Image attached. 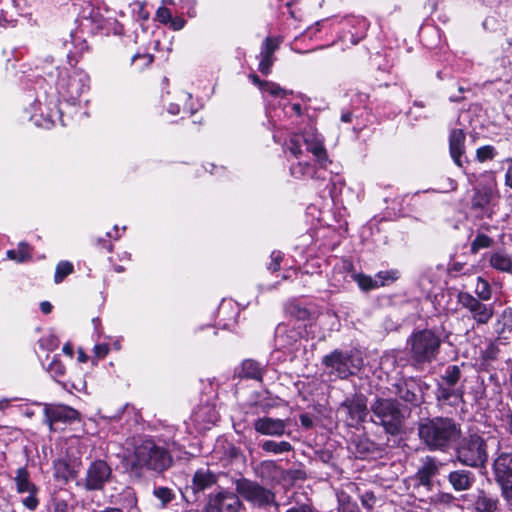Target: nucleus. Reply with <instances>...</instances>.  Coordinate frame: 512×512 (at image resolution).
I'll return each mask as SVG.
<instances>
[{
  "label": "nucleus",
  "mask_w": 512,
  "mask_h": 512,
  "mask_svg": "<svg viewBox=\"0 0 512 512\" xmlns=\"http://www.w3.org/2000/svg\"><path fill=\"white\" fill-rule=\"evenodd\" d=\"M130 461L134 468L162 472L171 466L172 457L165 447L152 439H144L135 445Z\"/></svg>",
  "instance_id": "obj_1"
},
{
  "label": "nucleus",
  "mask_w": 512,
  "mask_h": 512,
  "mask_svg": "<svg viewBox=\"0 0 512 512\" xmlns=\"http://www.w3.org/2000/svg\"><path fill=\"white\" fill-rule=\"evenodd\" d=\"M418 433L431 449H443L458 436V429L448 418H435L420 424Z\"/></svg>",
  "instance_id": "obj_2"
},
{
  "label": "nucleus",
  "mask_w": 512,
  "mask_h": 512,
  "mask_svg": "<svg viewBox=\"0 0 512 512\" xmlns=\"http://www.w3.org/2000/svg\"><path fill=\"white\" fill-rule=\"evenodd\" d=\"M372 412L371 421L391 435H396L401 431L404 414L400 409V404L394 399L377 398L370 406Z\"/></svg>",
  "instance_id": "obj_3"
},
{
  "label": "nucleus",
  "mask_w": 512,
  "mask_h": 512,
  "mask_svg": "<svg viewBox=\"0 0 512 512\" xmlns=\"http://www.w3.org/2000/svg\"><path fill=\"white\" fill-rule=\"evenodd\" d=\"M322 364L330 376L347 379L361 370L363 359L357 351L343 352L336 349L323 357Z\"/></svg>",
  "instance_id": "obj_4"
},
{
  "label": "nucleus",
  "mask_w": 512,
  "mask_h": 512,
  "mask_svg": "<svg viewBox=\"0 0 512 512\" xmlns=\"http://www.w3.org/2000/svg\"><path fill=\"white\" fill-rule=\"evenodd\" d=\"M56 89L66 102L75 104L89 89V76L80 69L59 71Z\"/></svg>",
  "instance_id": "obj_5"
},
{
  "label": "nucleus",
  "mask_w": 512,
  "mask_h": 512,
  "mask_svg": "<svg viewBox=\"0 0 512 512\" xmlns=\"http://www.w3.org/2000/svg\"><path fill=\"white\" fill-rule=\"evenodd\" d=\"M485 180L473 189L471 197V210L479 218H491L495 202L499 198L497 184L491 175H485Z\"/></svg>",
  "instance_id": "obj_6"
},
{
  "label": "nucleus",
  "mask_w": 512,
  "mask_h": 512,
  "mask_svg": "<svg viewBox=\"0 0 512 512\" xmlns=\"http://www.w3.org/2000/svg\"><path fill=\"white\" fill-rule=\"evenodd\" d=\"M412 359L418 363H430L439 353L441 341L431 330H420L409 338Z\"/></svg>",
  "instance_id": "obj_7"
},
{
  "label": "nucleus",
  "mask_w": 512,
  "mask_h": 512,
  "mask_svg": "<svg viewBox=\"0 0 512 512\" xmlns=\"http://www.w3.org/2000/svg\"><path fill=\"white\" fill-rule=\"evenodd\" d=\"M456 454L460 463L474 468L485 466L488 460L485 440L477 434L463 438Z\"/></svg>",
  "instance_id": "obj_8"
},
{
  "label": "nucleus",
  "mask_w": 512,
  "mask_h": 512,
  "mask_svg": "<svg viewBox=\"0 0 512 512\" xmlns=\"http://www.w3.org/2000/svg\"><path fill=\"white\" fill-rule=\"evenodd\" d=\"M338 414L349 427H358L368 416L367 398L361 393H355L345 398L339 405Z\"/></svg>",
  "instance_id": "obj_9"
},
{
  "label": "nucleus",
  "mask_w": 512,
  "mask_h": 512,
  "mask_svg": "<svg viewBox=\"0 0 512 512\" xmlns=\"http://www.w3.org/2000/svg\"><path fill=\"white\" fill-rule=\"evenodd\" d=\"M236 492L238 496L257 507L268 506L275 499L274 493L269 489L245 478L236 481Z\"/></svg>",
  "instance_id": "obj_10"
},
{
  "label": "nucleus",
  "mask_w": 512,
  "mask_h": 512,
  "mask_svg": "<svg viewBox=\"0 0 512 512\" xmlns=\"http://www.w3.org/2000/svg\"><path fill=\"white\" fill-rule=\"evenodd\" d=\"M242 506L237 492L222 489L208 496L204 512H240Z\"/></svg>",
  "instance_id": "obj_11"
},
{
  "label": "nucleus",
  "mask_w": 512,
  "mask_h": 512,
  "mask_svg": "<svg viewBox=\"0 0 512 512\" xmlns=\"http://www.w3.org/2000/svg\"><path fill=\"white\" fill-rule=\"evenodd\" d=\"M457 299L458 303L470 312L471 317L478 325L487 324L493 317V307L482 303L471 294L459 292Z\"/></svg>",
  "instance_id": "obj_12"
},
{
  "label": "nucleus",
  "mask_w": 512,
  "mask_h": 512,
  "mask_svg": "<svg viewBox=\"0 0 512 512\" xmlns=\"http://www.w3.org/2000/svg\"><path fill=\"white\" fill-rule=\"evenodd\" d=\"M14 482L18 493L28 494V496L22 500L23 505L31 511L35 510L39 505V500L37 498L38 488L31 481L30 474L25 467H21L16 470Z\"/></svg>",
  "instance_id": "obj_13"
},
{
  "label": "nucleus",
  "mask_w": 512,
  "mask_h": 512,
  "mask_svg": "<svg viewBox=\"0 0 512 512\" xmlns=\"http://www.w3.org/2000/svg\"><path fill=\"white\" fill-rule=\"evenodd\" d=\"M112 470L103 460L93 461L86 471L84 486L87 490H100L110 480Z\"/></svg>",
  "instance_id": "obj_14"
},
{
  "label": "nucleus",
  "mask_w": 512,
  "mask_h": 512,
  "mask_svg": "<svg viewBox=\"0 0 512 512\" xmlns=\"http://www.w3.org/2000/svg\"><path fill=\"white\" fill-rule=\"evenodd\" d=\"M78 417V411L66 405L45 404L44 406V422L50 430H54L53 426L56 423H70Z\"/></svg>",
  "instance_id": "obj_15"
},
{
  "label": "nucleus",
  "mask_w": 512,
  "mask_h": 512,
  "mask_svg": "<svg viewBox=\"0 0 512 512\" xmlns=\"http://www.w3.org/2000/svg\"><path fill=\"white\" fill-rule=\"evenodd\" d=\"M253 427L261 435L281 437L285 433L287 424L282 419L260 417L254 421Z\"/></svg>",
  "instance_id": "obj_16"
},
{
  "label": "nucleus",
  "mask_w": 512,
  "mask_h": 512,
  "mask_svg": "<svg viewBox=\"0 0 512 512\" xmlns=\"http://www.w3.org/2000/svg\"><path fill=\"white\" fill-rule=\"evenodd\" d=\"M469 497L472 499V509L474 512H496L498 509V497L484 489H477Z\"/></svg>",
  "instance_id": "obj_17"
},
{
  "label": "nucleus",
  "mask_w": 512,
  "mask_h": 512,
  "mask_svg": "<svg viewBox=\"0 0 512 512\" xmlns=\"http://www.w3.org/2000/svg\"><path fill=\"white\" fill-rule=\"evenodd\" d=\"M397 395L405 402L419 405L422 402V386L420 383L409 380L397 384Z\"/></svg>",
  "instance_id": "obj_18"
},
{
  "label": "nucleus",
  "mask_w": 512,
  "mask_h": 512,
  "mask_svg": "<svg viewBox=\"0 0 512 512\" xmlns=\"http://www.w3.org/2000/svg\"><path fill=\"white\" fill-rule=\"evenodd\" d=\"M80 463L74 459L61 458L54 462V477L57 480L68 482L77 477Z\"/></svg>",
  "instance_id": "obj_19"
},
{
  "label": "nucleus",
  "mask_w": 512,
  "mask_h": 512,
  "mask_svg": "<svg viewBox=\"0 0 512 512\" xmlns=\"http://www.w3.org/2000/svg\"><path fill=\"white\" fill-rule=\"evenodd\" d=\"M466 135L462 129H453L449 135V152L458 167L463 166L462 156L465 153Z\"/></svg>",
  "instance_id": "obj_20"
},
{
  "label": "nucleus",
  "mask_w": 512,
  "mask_h": 512,
  "mask_svg": "<svg viewBox=\"0 0 512 512\" xmlns=\"http://www.w3.org/2000/svg\"><path fill=\"white\" fill-rule=\"evenodd\" d=\"M448 482L455 491H466L473 486L475 475L466 469L455 470L449 473Z\"/></svg>",
  "instance_id": "obj_21"
},
{
  "label": "nucleus",
  "mask_w": 512,
  "mask_h": 512,
  "mask_svg": "<svg viewBox=\"0 0 512 512\" xmlns=\"http://www.w3.org/2000/svg\"><path fill=\"white\" fill-rule=\"evenodd\" d=\"M277 49V43L272 38H266L262 44L261 52L259 55V71L268 75L274 64V52Z\"/></svg>",
  "instance_id": "obj_22"
},
{
  "label": "nucleus",
  "mask_w": 512,
  "mask_h": 512,
  "mask_svg": "<svg viewBox=\"0 0 512 512\" xmlns=\"http://www.w3.org/2000/svg\"><path fill=\"white\" fill-rule=\"evenodd\" d=\"M489 266L498 272L512 274V257L503 250L497 249L487 254Z\"/></svg>",
  "instance_id": "obj_23"
},
{
  "label": "nucleus",
  "mask_w": 512,
  "mask_h": 512,
  "mask_svg": "<svg viewBox=\"0 0 512 512\" xmlns=\"http://www.w3.org/2000/svg\"><path fill=\"white\" fill-rule=\"evenodd\" d=\"M441 466L442 464L437 462L434 458L427 457L416 474L419 484L430 488L431 480L439 473V468Z\"/></svg>",
  "instance_id": "obj_24"
},
{
  "label": "nucleus",
  "mask_w": 512,
  "mask_h": 512,
  "mask_svg": "<svg viewBox=\"0 0 512 512\" xmlns=\"http://www.w3.org/2000/svg\"><path fill=\"white\" fill-rule=\"evenodd\" d=\"M494 474L497 482L512 479V454L502 453L494 461Z\"/></svg>",
  "instance_id": "obj_25"
},
{
  "label": "nucleus",
  "mask_w": 512,
  "mask_h": 512,
  "mask_svg": "<svg viewBox=\"0 0 512 512\" xmlns=\"http://www.w3.org/2000/svg\"><path fill=\"white\" fill-rule=\"evenodd\" d=\"M217 482V477L209 469H199L192 478L191 489L194 493H199L210 488Z\"/></svg>",
  "instance_id": "obj_26"
},
{
  "label": "nucleus",
  "mask_w": 512,
  "mask_h": 512,
  "mask_svg": "<svg viewBox=\"0 0 512 512\" xmlns=\"http://www.w3.org/2000/svg\"><path fill=\"white\" fill-rule=\"evenodd\" d=\"M489 227L485 226L487 230ZM484 226L475 232L474 238L470 242V253L476 255L480 250L491 248L494 245V239L484 230Z\"/></svg>",
  "instance_id": "obj_27"
},
{
  "label": "nucleus",
  "mask_w": 512,
  "mask_h": 512,
  "mask_svg": "<svg viewBox=\"0 0 512 512\" xmlns=\"http://www.w3.org/2000/svg\"><path fill=\"white\" fill-rule=\"evenodd\" d=\"M263 366L255 360L247 359L242 362L240 377L261 381L263 376Z\"/></svg>",
  "instance_id": "obj_28"
},
{
  "label": "nucleus",
  "mask_w": 512,
  "mask_h": 512,
  "mask_svg": "<svg viewBox=\"0 0 512 512\" xmlns=\"http://www.w3.org/2000/svg\"><path fill=\"white\" fill-rule=\"evenodd\" d=\"M252 81L257 84L261 91L267 92L275 97H286L289 94H292V91H287L280 87L278 84L269 81H261L258 76H251Z\"/></svg>",
  "instance_id": "obj_29"
},
{
  "label": "nucleus",
  "mask_w": 512,
  "mask_h": 512,
  "mask_svg": "<svg viewBox=\"0 0 512 512\" xmlns=\"http://www.w3.org/2000/svg\"><path fill=\"white\" fill-rule=\"evenodd\" d=\"M463 391L456 389L454 386H439L437 389V399L439 401L448 402L449 404H457L462 400Z\"/></svg>",
  "instance_id": "obj_30"
},
{
  "label": "nucleus",
  "mask_w": 512,
  "mask_h": 512,
  "mask_svg": "<svg viewBox=\"0 0 512 512\" xmlns=\"http://www.w3.org/2000/svg\"><path fill=\"white\" fill-rule=\"evenodd\" d=\"M261 449L274 455L283 454L292 451V445L287 441L265 440L261 443Z\"/></svg>",
  "instance_id": "obj_31"
},
{
  "label": "nucleus",
  "mask_w": 512,
  "mask_h": 512,
  "mask_svg": "<svg viewBox=\"0 0 512 512\" xmlns=\"http://www.w3.org/2000/svg\"><path fill=\"white\" fill-rule=\"evenodd\" d=\"M291 175L295 178L311 177L315 176V168L308 162H298L290 168Z\"/></svg>",
  "instance_id": "obj_32"
},
{
  "label": "nucleus",
  "mask_w": 512,
  "mask_h": 512,
  "mask_svg": "<svg viewBox=\"0 0 512 512\" xmlns=\"http://www.w3.org/2000/svg\"><path fill=\"white\" fill-rule=\"evenodd\" d=\"M303 141L306 145V149L311 152L318 161L322 162L326 158V151L323 146V142L319 139L309 140L308 138H303Z\"/></svg>",
  "instance_id": "obj_33"
},
{
  "label": "nucleus",
  "mask_w": 512,
  "mask_h": 512,
  "mask_svg": "<svg viewBox=\"0 0 512 512\" xmlns=\"http://www.w3.org/2000/svg\"><path fill=\"white\" fill-rule=\"evenodd\" d=\"M53 508L54 512H74V501L59 495L53 499Z\"/></svg>",
  "instance_id": "obj_34"
},
{
  "label": "nucleus",
  "mask_w": 512,
  "mask_h": 512,
  "mask_svg": "<svg viewBox=\"0 0 512 512\" xmlns=\"http://www.w3.org/2000/svg\"><path fill=\"white\" fill-rule=\"evenodd\" d=\"M74 267L73 264L69 261H61L57 264L55 275H54V281L56 284L61 283L64 278L71 273H73Z\"/></svg>",
  "instance_id": "obj_35"
},
{
  "label": "nucleus",
  "mask_w": 512,
  "mask_h": 512,
  "mask_svg": "<svg viewBox=\"0 0 512 512\" xmlns=\"http://www.w3.org/2000/svg\"><path fill=\"white\" fill-rule=\"evenodd\" d=\"M153 495L160 501L162 507H166L175 499V493L167 487H155Z\"/></svg>",
  "instance_id": "obj_36"
},
{
  "label": "nucleus",
  "mask_w": 512,
  "mask_h": 512,
  "mask_svg": "<svg viewBox=\"0 0 512 512\" xmlns=\"http://www.w3.org/2000/svg\"><path fill=\"white\" fill-rule=\"evenodd\" d=\"M475 293L478 296L479 300L488 301L491 298V287L487 280L482 277L477 278V283L475 286Z\"/></svg>",
  "instance_id": "obj_37"
},
{
  "label": "nucleus",
  "mask_w": 512,
  "mask_h": 512,
  "mask_svg": "<svg viewBox=\"0 0 512 512\" xmlns=\"http://www.w3.org/2000/svg\"><path fill=\"white\" fill-rule=\"evenodd\" d=\"M460 377V368L457 365H452L447 367L442 379L448 386H455Z\"/></svg>",
  "instance_id": "obj_38"
},
{
  "label": "nucleus",
  "mask_w": 512,
  "mask_h": 512,
  "mask_svg": "<svg viewBox=\"0 0 512 512\" xmlns=\"http://www.w3.org/2000/svg\"><path fill=\"white\" fill-rule=\"evenodd\" d=\"M375 277L378 280L379 287H382L396 281L400 274L398 270H388L378 272Z\"/></svg>",
  "instance_id": "obj_39"
},
{
  "label": "nucleus",
  "mask_w": 512,
  "mask_h": 512,
  "mask_svg": "<svg viewBox=\"0 0 512 512\" xmlns=\"http://www.w3.org/2000/svg\"><path fill=\"white\" fill-rule=\"evenodd\" d=\"M355 280L362 290L369 291L379 287L378 280L371 276L358 274L355 276Z\"/></svg>",
  "instance_id": "obj_40"
},
{
  "label": "nucleus",
  "mask_w": 512,
  "mask_h": 512,
  "mask_svg": "<svg viewBox=\"0 0 512 512\" xmlns=\"http://www.w3.org/2000/svg\"><path fill=\"white\" fill-rule=\"evenodd\" d=\"M7 257L11 260L23 262L29 258V247L25 243H20L18 250L7 251Z\"/></svg>",
  "instance_id": "obj_41"
},
{
  "label": "nucleus",
  "mask_w": 512,
  "mask_h": 512,
  "mask_svg": "<svg viewBox=\"0 0 512 512\" xmlns=\"http://www.w3.org/2000/svg\"><path fill=\"white\" fill-rule=\"evenodd\" d=\"M495 155H496L495 148L491 145L479 147L476 151V158L479 162H485L486 160H491L495 157Z\"/></svg>",
  "instance_id": "obj_42"
},
{
  "label": "nucleus",
  "mask_w": 512,
  "mask_h": 512,
  "mask_svg": "<svg viewBox=\"0 0 512 512\" xmlns=\"http://www.w3.org/2000/svg\"><path fill=\"white\" fill-rule=\"evenodd\" d=\"M305 138L304 136L294 135L289 141L286 143L287 149L290 151L292 155L298 157L301 153V141Z\"/></svg>",
  "instance_id": "obj_43"
},
{
  "label": "nucleus",
  "mask_w": 512,
  "mask_h": 512,
  "mask_svg": "<svg viewBox=\"0 0 512 512\" xmlns=\"http://www.w3.org/2000/svg\"><path fill=\"white\" fill-rule=\"evenodd\" d=\"M48 372L56 379L65 374L64 364L57 358H54L47 368Z\"/></svg>",
  "instance_id": "obj_44"
},
{
  "label": "nucleus",
  "mask_w": 512,
  "mask_h": 512,
  "mask_svg": "<svg viewBox=\"0 0 512 512\" xmlns=\"http://www.w3.org/2000/svg\"><path fill=\"white\" fill-rule=\"evenodd\" d=\"M502 491V496L508 502H512V478L497 482Z\"/></svg>",
  "instance_id": "obj_45"
},
{
  "label": "nucleus",
  "mask_w": 512,
  "mask_h": 512,
  "mask_svg": "<svg viewBox=\"0 0 512 512\" xmlns=\"http://www.w3.org/2000/svg\"><path fill=\"white\" fill-rule=\"evenodd\" d=\"M156 17L160 23L168 24L172 20V13L167 7L161 6L157 9Z\"/></svg>",
  "instance_id": "obj_46"
},
{
  "label": "nucleus",
  "mask_w": 512,
  "mask_h": 512,
  "mask_svg": "<svg viewBox=\"0 0 512 512\" xmlns=\"http://www.w3.org/2000/svg\"><path fill=\"white\" fill-rule=\"evenodd\" d=\"M282 261V254L279 251H274L271 254V263L268 266V269L276 272L280 269V263Z\"/></svg>",
  "instance_id": "obj_47"
},
{
  "label": "nucleus",
  "mask_w": 512,
  "mask_h": 512,
  "mask_svg": "<svg viewBox=\"0 0 512 512\" xmlns=\"http://www.w3.org/2000/svg\"><path fill=\"white\" fill-rule=\"evenodd\" d=\"M185 23H186V21L182 17H173L172 16V20L169 21L168 24L170 25V27L173 30L178 31V30H181L185 26Z\"/></svg>",
  "instance_id": "obj_48"
},
{
  "label": "nucleus",
  "mask_w": 512,
  "mask_h": 512,
  "mask_svg": "<svg viewBox=\"0 0 512 512\" xmlns=\"http://www.w3.org/2000/svg\"><path fill=\"white\" fill-rule=\"evenodd\" d=\"M109 352V346L107 344H97L94 347V353L98 358H104Z\"/></svg>",
  "instance_id": "obj_49"
},
{
  "label": "nucleus",
  "mask_w": 512,
  "mask_h": 512,
  "mask_svg": "<svg viewBox=\"0 0 512 512\" xmlns=\"http://www.w3.org/2000/svg\"><path fill=\"white\" fill-rule=\"evenodd\" d=\"M507 170L505 174V184L512 189V158L506 159Z\"/></svg>",
  "instance_id": "obj_50"
},
{
  "label": "nucleus",
  "mask_w": 512,
  "mask_h": 512,
  "mask_svg": "<svg viewBox=\"0 0 512 512\" xmlns=\"http://www.w3.org/2000/svg\"><path fill=\"white\" fill-rule=\"evenodd\" d=\"M42 342L46 343V347L48 350H54L58 347L59 341L54 335H50L44 339H42Z\"/></svg>",
  "instance_id": "obj_51"
},
{
  "label": "nucleus",
  "mask_w": 512,
  "mask_h": 512,
  "mask_svg": "<svg viewBox=\"0 0 512 512\" xmlns=\"http://www.w3.org/2000/svg\"><path fill=\"white\" fill-rule=\"evenodd\" d=\"M183 7L188 8V14L190 17H194L195 12V0H181Z\"/></svg>",
  "instance_id": "obj_52"
},
{
  "label": "nucleus",
  "mask_w": 512,
  "mask_h": 512,
  "mask_svg": "<svg viewBox=\"0 0 512 512\" xmlns=\"http://www.w3.org/2000/svg\"><path fill=\"white\" fill-rule=\"evenodd\" d=\"M310 506L309 504H300V505H295V506H292L290 507L289 509L286 510V512H309L310 511Z\"/></svg>",
  "instance_id": "obj_53"
},
{
  "label": "nucleus",
  "mask_w": 512,
  "mask_h": 512,
  "mask_svg": "<svg viewBox=\"0 0 512 512\" xmlns=\"http://www.w3.org/2000/svg\"><path fill=\"white\" fill-rule=\"evenodd\" d=\"M139 58H142L144 60L145 66L150 65L154 59L153 55H151V54H144V55L136 54L133 56L132 61L135 62Z\"/></svg>",
  "instance_id": "obj_54"
},
{
  "label": "nucleus",
  "mask_w": 512,
  "mask_h": 512,
  "mask_svg": "<svg viewBox=\"0 0 512 512\" xmlns=\"http://www.w3.org/2000/svg\"><path fill=\"white\" fill-rule=\"evenodd\" d=\"M454 500V496L450 493H441L437 496V501L440 503L449 504Z\"/></svg>",
  "instance_id": "obj_55"
},
{
  "label": "nucleus",
  "mask_w": 512,
  "mask_h": 512,
  "mask_svg": "<svg viewBox=\"0 0 512 512\" xmlns=\"http://www.w3.org/2000/svg\"><path fill=\"white\" fill-rule=\"evenodd\" d=\"M52 304L48 301H43L40 304V309L44 314H49L52 311Z\"/></svg>",
  "instance_id": "obj_56"
},
{
  "label": "nucleus",
  "mask_w": 512,
  "mask_h": 512,
  "mask_svg": "<svg viewBox=\"0 0 512 512\" xmlns=\"http://www.w3.org/2000/svg\"><path fill=\"white\" fill-rule=\"evenodd\" d=\"M180 111V107L177 104H170L168 107V112L172 115H177Z\"/></svg>",
  "instance_id": "obj_57"
},
{
  "label": "nucleus",
  "mask_w": 512,
  "mask_h": 512,
  "mask_svg": "<svg viewBox=\"0 0 512 512\" xmlns=\"http://www.w3.org/2000/svg\"><path fill=\"white\" fill-rule=\"evenodd\" d=\"M62 350H63V352H64L66 355H68L69 357H72V356H73V348H72V346H71L70 344H68V343H67V344H65V345L63 346V349H62Z\"/></svg>",
  "instance_id": "obj_58"
},
{
  "label": "nucleus",
  "mask_w": 512,
  "mask_h": 512,
  "mask_svg": "<svg viewBox=\"0 0 512 512\" xmlns=\"http://www.w3.org/2000/svg\"><path fill=\"white\" fill-rule=\"evenodd\" d=\"M352 120V113L350 112H344L341 115V121L345 123H349Z\"/></svg>",
  "instance_id": "obj_59"
},
{
  "label": "nucleus",
  "mask_w": 512,
  "mask_h": 512,
  "mask_svg": "<svg viewBox=\"0 0 512 512\" xmlns=\"http://www.w3.org/2000/svg\"><path fill=\"white\" fill-rule=\"evenodd\" d=\"M9 404H10V400L9 399H6V398L1 399L0 400V410H3L5 408H7L9 406Z\"/></svg>",
  "instance_id": "obj_60"
},
{
  "label": "nucleus",
  "mask_w": 512,
  "mask_h": 512,
  "mask_svg": "<svg viewBox=\"0 0 512 512\" xmlns=\"http://www.w3.org/2000/svg\"><path fill=\"white\" fill-rule=\"evenodd\" d=\"M291 109L292 111L296 114V115H300L301 114V105L300 104H293L291 106Z\"/></svg>",
  "instance_id": "obj_61"
},
{
  "label": "nucleus",
  "mask_w": 512,
  "mask_h": 512,
  "mask_svg": "<svg viewBox=\"0 0 512 512\" xmlns=\"http://www.w3.org/2000/svg\"><path fill=\"white\" fill-rule=\"evenodd\" d=\"M98 243H99V244H103V246H104V247H106L107 249H109V250H110L111 245H110V244L106 245V241H105V239H101V238H99V239H98Z\"/></svg>",
  "instance_id": "obj_62"
},
{
  "label": "nucleus",
  "mask_w": 512,
  "mask_h": 512,
  "mask_svg": "<svg viewBox=\"0 0 512 512\" xmlns=\"http://www.w3.org/2000/svg\"><path fill=\"white\" fill-rule=\"evenodd\" d=\"M101 512H124L120 509H116V508H109V509H106L104 511H101Z\"/></svg>",
  "instance_id": "obj_63"
},
{
  "label": "nucleus",
  "mask_w": 512,
  "mask_h": 512,
  "mask_svg": "<svg viewBox=\"0 0 512 512\" xmlns=\"http://www.w3.org/2000/svg\"><path fill=\"white\" fill-rule=\"evenodd\" d=\"M162 3L164 5H174V0H162Z\"/></svg>",
  "instance_id": "obj_64"
}]
</instances>
